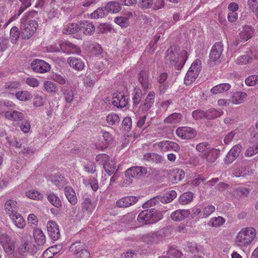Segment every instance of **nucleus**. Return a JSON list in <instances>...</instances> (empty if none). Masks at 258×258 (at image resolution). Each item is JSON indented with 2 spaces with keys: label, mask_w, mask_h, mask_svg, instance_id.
I'll return each instance as SVG.
<instances>
[{
  "label": "nucleus",
  "mask_w": 258,
  "mask_h": 258,
  "mask_svg": "<svg viewBox=\"0 0 258 258\" xmlns=\"http://www.w3.org/2000/svg\"><path fill=\"white\" fill-rule=\"evenodd\" d=\"M37 14V11H31L25 13L22 17L21 20V32L22 39H29L36 31L38 26L37 22L35 20L28 21V19L33 18Z\"/></svg>",
  "instance_id": "nucleus-1"
},
{
  "label": "nucleus",
  "mask_w": 258,
  "mask_h": 258,
  "mask_svg": "<svg viewBox=\"0 0 258 258\" xmlns=\"http://www.w3.org/2000/svg\"><path fill=\"white\" fill-rule=\"evenodd\" d=\"M256 234V229L252 227L241 229L236 236L235 245L241 248H246L254 240Z\"/></svg>",
  "instance_id": "nucleus-2"
},
{
  "label": "nucleus",
  "mask_w": 258,
  "mask_h": 258,
  "mask_svg": "<svg viewBox=\"0 0 258 258\" xmlns=\"http://www.w3.org/2000/svg\"><path fill=\"white\" fill-rule=\"evenodd\" d=\"M177 50L175 46L169 47L166 53V59L174 63L177 70H180L187 59V51L182 50L178 54Z\"/></svg>",
  "instance_id": "nucleus-3"
},
{
  "label": "nucleus",
  "mask_w": 258,
  "mask_h": 258,
  "mask_svg": "<svg viewBox=\"0 0 258 258\" xmlns=\"http://www.w3.org/2000/svg\"><path fill=\"white\" fill-rule=\"evenodd\" d=\"M163 218L162 213L155 209H148L141 212L137 220L142 225L154 223Z\"/></svg>",
  "instance_id": "nucleus-4"
},
{
  "label": "nucleus",
  "mask_w": 258,
  "mask_h": 258,
  "mask_svg": "<svg viewBox=\"0 0 258 258\" xmlns=\"http://www.w3.org/2000/svg\"><path fill=\"white\" fill-rule=\"evenodd\" d=\"M0 243L5 252L8 254H13L16 248V240L7 233L0 235Z\"/></svg>",
  "instance_id": "nucleus-5"
},
{
  "label": "nucleus",
  "mask_w": 258,
  "mask_h": 258,
  "mask_svg": "<svg viewBox=\"0 0 258 258\" xmlns=\"http://www.w3.org/2000/svg\"><path fill=\"white\" fill-rule=\"evenodd\" d=\"M147 173V168L144 167L136 166L128 169L126 170L125 173L126 177L128 178V179H125V182L124 181H123L122 183L123 185L126 186L132 183V181L130 179L131 177H140L141 176L145 175Z\"/></svg>",
  "instance_id": "nucleus-6"
},
{
  "label": "nucleus",
  "mask_w": 258,
  "mask_h": 258,
  "mask_svg": "<svg viewBox=\"0 0 258 258\" xmlns=\"http://www.w3.org/2000/svg\"><path fill=\"white\" fill-rule=\"evenodd\" d=\"M30 237L31 235L29 233L25 231L22 233V236L20 239L22 240V244L18 249V252L21 255L25 252H32L34 245L31 241L28 240V238Z\"/></svg>",
  "instance_id": "nucleus-7"
},
{
  "label": "nucleus",
  "mask_w": 258,
  "mask_h": 258,
  "mask_svg": "<svg viewBox=\"0 0 258 258\" xmlns=\"http://www.w3.org/2000/svg\"><path fill=\"white\" fill-rule=\"evenodd\" d=\"M224 49L222 42H217L212 46L210 53V61L213 62H219Z\"/></svg>",
  "instance_id": "nucleus-8"
},
{
  "label": "nucleus",
  "mask_w": 258,
  "mask_h": 258,
  "mask_svg": "<svg viewBox=\"0 0 258 258\" xmlns=\"http://www.w3.org/2000/svg\"><path fill=\"white\" fill-rule=\"evenodd\" d=\"M176 134L182 140H191L197 136V131L190 127L181 126L176 130Z\"/></svg>",
  "instance_id": "nucleus-9"
},
{
  "label": "nucleus",
  "mask_w": 258,
  "mask_h": 258,
  "mask_svg": "<svg viewBox=\"0 0 258 258\" xmlns=\"http://www.w3.org/2000/svg\"><path fill=\"white\" fill-rule=\"evenodd\" d=\"M32 70L36 73L43 74L49 72L50 70V65L45 61L36 59L31 64Z\"/></svg>",
  "instance_id": "nucleus-10"
},
{
  "label": "nucleus",
  "mask_w": 258,
  "mask_h": 258,
  "mask_svg": "<svg viewBox=\"0 0 258 258\" xmlns=\"http://www.w3.org/2000/svg\"><path fill=\"white\" fill-rule=\"evenodd\" d=\"M242 147L240 145L234 146L228 152L224 159L225 163L230 164L239 156L241 151Z\"/></svg>",
  "instance_id": "nucleus-11"
},
{
  "label": "nucleus",
  "mask_w": 258,
  "mask_h": 258,
  "mask_svg": "<svg viewBox=\"0 0 258 258\" xmlns=\"http://www.w3.org/2000/svg\"><path fill=\"white\" fill-rule=\"evenodd\" d=\"M47 229L49 236L52 240H56L60 237L58 226L55 222L49 221L47 223Z\"/></svg>",
  "instance_id": "nucleus-12"
},
{
  "label": "nucleus",
  "mask_w": 258,
  "mask_h": 258,
  "mask_svg": "<svg viewBox=\"0 0 258 258\" xmlns=\"http://www.w3.org/2000/svg\"><path fill=\"white\" fill-rule=\"evenodd\" d=\"M59 48L61 51L66 53H79L80 52L79 48L68 41H62L59 43Z\"/></svg>",
  "instance_id": "nucleus-13"
},
{
  "label": "nucleus",
  "mask_w": 258,
  "mask_h": 258,
  "mask_svg": "<svg viewBox=\"0 0 258 258\" xmlns=\"http://www.w3.org/2000/svg\"><path fill=\"white\" fill-rule=\"evenodd\" d=\"M139 201V198L136 196H126L119 199L116 205L119 208H127L135 205Z\"/></svg>",
  "instance_id": "nucleus-14"
},
{
  "label": "nucleus",
  "mask_w": 258,
  "mask_h": 258,
  "mask_svg": "<svg viewBox=\"0 0 258 258\" xmlns=\"http://www.w3.org/2000/svg\"><path fill=\"white\" fill-rule=\"evenodd\" d=\"M219 154V151L218 150L211 147L201 155V158L206 160L208 163H212L217 160Z\"/></svg>",
  "instance_id": "nucleus-15"
},
{
  "label": "nucleus",
  "mask_w": 258,
  "mask_h": 258,
  "mask_svg": "<svg viewBox=\"0 0 258 258\" xmlns=\"http://www.w3.org/2000/svg\"><path fill=\"white\" fill-rule=\"evenodd\" d=\"M190 214L189 210L179 209L172 212L170 215V218L174 221L179 222L187 218Z\"/></svg>",
  "instance_id": "nucleus-16"
},
{
  "label": "nucleus",
  "mask_w": 258,
  "mask_h": 258,
  "mask_svg": "<svg viewBox=\"0 0 258 258\" xmlns=\"http://www.w3.org/2000/svg\"><path fill=\"white\" fill-rule=\"evenodd\" d=\"M5 117L6 119L11 121H20L23 120L25 116L22 112L10 109L5 112Z\"/></svg>",
  "instance_id": "nucleus-17"
},
{
  "label": "nucleus",
  "mask_w": 258,
  "mask_h": 258,
  "mask_svg": "<svg viewBox=\"0 0 258 258\" xmlns=\"http://www.w3.org/2000/svg\"><path fill=\"white\" fill-rule=\"evenodd\" d=\"M155 93L153 92H150L144 103L141 104L139 108V112H145L151 108L154 103Z\"/></svg>",
  "instance_id": "nucleus-18"
},
{
  "label": "nucleus",
  "mask_w": 258,
  "mask_h": 258,
  "mask_svg": "<svg viewBox=\"0 0 258 258\" xmlns=\"http://www.w3.org/2000/svg\"><path fill=\"white\" fill-rule=\"evenodd\" d=\"M6 212L10 217L17 214L19 209V204L14 200L7 201L5 205Z\"/></svg>",
  "instance_id": "nucleus-19"
},
{
  "label": "nucleus",
  "mask_w": 258,
  "mask_h": 258,
  "mask_svg": "<svg viewBox=\"0 0 258 258\" xmlns=\"http://www.w3.org/2000/svg\"><path fill=\"white\" fill-rule=\"evenodd\" d=\"M128 103V99L122 92H118L115 94L114 93V106L117 108H123L125 107Z\"/></svg>",
  "instance_id": "nucleus-20"
},
{
  "label": "nucleus",
  "mask_w": 258,
  "mask_h": 258,
  "mask_svg": "<svg viewBox=\"0 0 258 258\" xmlns=\"http://www.w3.org/2000/svg\"><path fill=\"white\" fill-rule=\"evenodd\" d=\"M79 25L80 31H82L85 34H91L95 31V27L92 23L88 21H80Z\"/></svg>",
  "instance_id": "nucleus-21"
},
{
  "label": "nucleus",
  "mask_w": 258,
  "mask_h": 258,
  "mask_svg": "<svg viewBox=\"0 0 258 258\" xmlns=\"http://www.w3.org/2000/svg\"><path fill=\"white\" fill-rule=\"evenodd\" d=\"M67 62L70 67L76 70L82 71L84 68V63L81 58L70 57L68 58Z\"/></svg>",
  "instance_id": "nucleus-22"
},
{
  "label": "nucleus",
  "mask_w": 258,
  "mask_h": 258,
  "mask_svg": "<svg viewBox=\"0 0 258 258\" xmlns=\"http://www.w3.org/2000/svg\"><path fill=\"white\" fill-rule=\"evenodd\" d=\"M33 236L36 242L40 245H42L45 243V236L40 228H34L33 230Z\"/></svg>",
  "instance_id": "nucleus-23"
},
{
  "label": "nucleus",
  "mask_w": 258,
  "mask_h": 258,
  "mask_svg": "<svg viewBox=\"0 0 258 258\" xmlns=\"http://www.w3.org/2000/svg\"><path fill=\"white\" fill-rule=\"evenodd\" d=\"M231 88V85L229 83H222L213 87L211 92L213 94L223 93L228 91Z\"/></svg>",
  "instance_id": "nucleus-24"
},
{
  "label": "nucleus",
  "mask_w": 258,
  "mask_h": 258,
  "mask_svg": "<svg viewBox=\"0 0 258 258\" xmlns=\"http://www.w3.org/2000/svg\"><path fill=\"white\" fill-rule=\"evenodd\" d=\"M247 97V94L242 92H236L233 93L230 101L233 104L242 103Z\"/></svg>",
  "instance_id": "nucleus-25"
},
{
  "label": "nucleus",
  "mask_w": 258,
  "mask_h": 258,
  "mask_svg": "<svg viewBox=\"0 0 258 258\" xmlns=\"http://www.w3.org/2000/svg\"><path fill=\"white\" fill-rule=\"evenodd\" d=\"M249 172L248 168L246 166L240 165H234L232 174L236 177L244 176Z\"/></svg>",
  "instance_id": "nucleus-26"
},
{
  "label": "nucleus",
  "mask_w": 258,
  "mask_h": 258,
  "mask_svg": "<svg viewBox=\"0 0 258 258\" xmlns=\"http://www.w3.org/2000/svg\"><path fill=\"white\" fill-rule=\"evenodd\" d=\"M62 248L61 245H54L47 248L43 253V258H52L55 254H57Z\"/></svg>",
  "instance_id": "nucleus-27"
},
{
  "label": "nucleus",
  "mask_w": 258,
  "mask_h": 258,
  "mask_svg": "<svg viewBox=\"0 0 258 258\" xmlns=\"http://www.w3.org/2000/svg\"><path fill=\"white\" fill-rule=\"evenodd\" d=\"M182 119V115L179 113H173L169 115L164 119V122L172 124L179 123Z\"/></svg>",
  "instance_id": "nucleus-28"
},
{
  "label": "nucleus",
  "mask_w": 258,
  "mask_h": 258,
  "mask_svg": "<svg viewBox=\"0 0 258 258\" xmlns=\"http://www.w3.org/2000/svg\"><path fill=\"white\" fill-rule=\"evenodd\" d=\"M13 222L15 225L20 228L23 229L26 225L25 220H24L22 216L19 213L10 217Z\"/></svg>",
  "instance_id": "nucleus-29"
},
{
  "label": "nucleus",
  "mask_w": 258,
  "mask_h": 258,
  "mask_svg": "<svg viewBox=\"0 0 258 258\" xmlns=\"http://www.w3.org/2000/svg\"><path fill=\"white\" fill-rule=\"evenodd\" d=\"M65 195L69 202L72 205H75L77 203V198L75 191L70 187H66L64 189Z\"/></svg>",
  "instance_id": "nucleus-30"
},
{
  "label": "nucleus",
  "mask_w": 258,
  "mask_h": 258,
  "mask_svg": "<svg viewBox=\"0 0 258 258\" xmlns=\"http://www.w3.org/2000/svg\"><path fill=\"white\" fill-rule=\"evenodd\" d=\"M225 222V219L221 217H213L208 223V225L214 228H218L222 226Z\"/></svg>",
  "instance_id": "nucleus-31"
},
{
  "label": "nucleus",
  "mask_w": 258,
  "mask_h": 258,
  "mask_svg": "<svg viewBox=\"0 0 258 258\" xmlns=\"http://www.w3.org/2000/svg\"><path fill=\"white\" fill-rule=\"evenodd\" d=\"M80 31L79 23H71L67 25L63 29V33L65 34H71Z\"/></svg>",
  "instance_id": "nucleus-32"
},
{
  "label": "nucleus",
  "mask_w": 258,
  "mask_h": 258,
  "mask_svg": "<svg viewBox=\"0 0 258 258\" xmlns=\"http://www.w3.org/2000/svg\"><path fill=\"white\" fill-rule=\"evenodd\" d=\"M205 114L206 118L208 119H213L223 115V111L221 110L210 108L205 111Z\"/></svg>",
  "instance_id": "nucleus-33"
},
{
  "label": "nucleus",
  "mask_w": 258,
  "mask_h": 258,
  "mask_svg": "<svg viewBox=\"0 0 258 258\" xmlns=\"http://www.w3.org/2000/svg\"><path fill=\"white\" fill-rule=\"evenodd\" d=\"M144 160L155 163H159L162 161V157L156 154L148 153L144 155Z\"/></svg>",
  "instance_id": "nucleus-34"
},
{
  "label": "nucleus",
  "mask_w": 258,
  "mask_h": 258,
  "mask_svg": "<svg viewBox=\"0 0 258 258\" xmlns=\"http://www.w3.org/2000/svg\"><path fill=\"white\" fill-rule=\"evenodd\" d=\"M84 249V244L80 241L73 243L70 247V252L75 256Z\"/></svg>",
  "instance_id": "nucleus-35"
},
{
  "label": "nucleus",
  "mask_w": 258,
  "mask_h": 258,
  "mask_svg": "<svg viewBox=\"0 0 258 258\" xmlns=\"http://www.w3.org/2000/svg\"><path fill=\"white\" fill-rule=\"evenodd\" d=\"M44 90L49 93L56 94L58 91L57 85L49 81H45L43 83Z\"/></svg>",
  "instance_id": "nucleus-36"
},
{
  "label": "nucleus",
  "mask_w": 258,
  "mask_h": 258,
  "mask_svg": "<svg viewBox=\"0 0 258 258\" xmlns=\"http://www.w3.org/2000/svg\"><path fill=\"white\" fill-rule=\"evenodd\" d=\"M21 33L19 28L16 26L13 27L10 32V39L13 44H16L18 42Z\"/></svg>",
  "instance_id": "nucleus-37"
},
{
  "label": "nucleus",
  "mask_w": 258,
  "mask_h": 258,
  "mask_svg": "<svg viewBox=\"0 0 258 258\" xmlns=\"http://www.w3.org/2000/svg\"><path fill=\"white\" fill-rule=\"evenodd\" d=\"M133 108L140 103L142 96V92L139 88H135L133 92Z\"/></svg>",
  "instance_id": "nucleus-38"
},
{
  "label": "nucleus",
  "mask_w": 258,
  "mask_h": 258,
  "mask_svg": "<svg viewBox=\"0 0 258 258\" xmlns=\"http://www.w3.org/2000/svg\"><path fill=\"white\" fill-rule=\"evenodd\" d=\"M51 180L52 183L58 188L62 187L66 184L65 178L59 174H55Z\"/></svg>",
  "instance_id": "nucleus-39"
},
{
  "label": "nucleus",
  "mask_w": 258,
  "mask_h": 258,
  "mask_svg": "<svg viewBox=\"0 0 258 258\" xmlns=\"http://www.w3.org/2000/svg\"><path fill=\"white\" fill-rule=\"evenodd\" d=\"M96 207V204L91 202L89 198H86L82 203V211L85 212L88 211L92 213Z\"/></svg>",
  "instance_id": "nucleus-40"
},
{
  "label": "nucleus",
  "mask_w": 258,
  "mask_h": 258,
  "mask_svg": "<svg viewBox=\"0 0 258 258\" xmlns=\"http://www.w3.org/2000/svg\"><path fill=\"white\" fill-rule=\"evenodd\" d=\"M174 182L181 180L185 175L184 171L181 169L176 168L174 169L170 174Z\"/></svg>",
  "instance_id": "nucleus-41"
},
{
  "label": "nucleus",
  "mask_w": 258,
  "mask_h": 258,
  "mask_svg": "<svg viewBox=\"0 0 258 258\" xmlns=\"http://www.w3.org/2000/svg\"><path fill=\"white\" fill-rule=\"evenodd\" d=\"M47 199L48 201L54 207L60 208L62 206L61 202L59 198L53 193H50L47 195Z\"/></svg>",
  "instance_id": "nucleus-42"
},
{
  "label": "nucleus",
  "mask_w": 258,
  "mask_h": 258,
  "mask_svg": "<svg viewBox=\"0 0 258 258\" xmlns=\"http://www.w3.org/2000/svg\"><path fill=\"white\" fill-rule=\"evenodd\" d=\"M15 96L17 99L22 101H27L32 98L31 94L27 91L17 92Z\"/></svg>",
  "instance_id": "nucleus-43"
},
{
  "label": "nucleus",
  "mask_w": 258,
  "mask_h": 258,
  "mask_svg": "<svg viewBox=\"0 0 258 258\" xmlns=\"http://www.w3.org/2000/svg\"><path fill=\"white\" fill-rule=\"evenodd\" d=\"M176 196L177 194L175 190H171L163 196H161V203L163 204L170 203L176 197Z\"/></svg>",
  "instance_id": "nucleus-44"
},
{
  "label": "nucleus",
  "mask_w": 258,
  "mask_h": 258,
  "mask_svg": "<svg viewBox=\"0 0 258 258\" xmlns=\"http://www.w3.org/2000/svg\"><path fill=\"white\" fill-rule=\"evenodd\" d=\"M139 81L142 85L143 89H147L148 88V74L146 72L142 71L139 74Z\"/></svg>",
  "instance_id": "nucleus-45"
},
{
  "label": "nucleus",
  "mask_w": 258,
  "mask_h": 258,
  "mask_svg": "<svg viewBox=\"0 0 258 258\" xmlns=\"http://www.w3.org/2000/svg\"><path fill=\"white\" fill-rule=\"evenodd\" d=\"M161 203V196L155 197L147 201L143 204L142 207L144 209L149 208L154 206L158 205Z\"/></svg>",
  "instance_id": "nucleus-46"
},
{
  "label": "nucleus",
  "mask_w": 258,
  "mask_h": 258,
  "mask_svg": "<svg viewBox=\"0 0 258 258\" xmlns=\"http://www.w3.org/2000/svg\"><path fill=\"white\" fill-rule=\"evenodd\" d=\"M252 34L251 28L247 26L239 33V36L241 39L246 41L252 37Z\"/></svg>",
  "instance_id": "nucleus-47"
},
{
  "label": "nucleus",
  "mask_w": 258,
  "mask_h": 258,
  "mask_svg": "<svg viewBox=\"0 0 258 258\" xmlns=\"http://www.w3.org/2000/svg\"><path fill=\"white\" fill-rule=\"evenodd\" d=\"M215 210V207L212 205H209L205 206L202 211V213L200 214V217L201 218H206L208 217Z\"/></svg>",
  "instance_id": "nucleus-48"
},
{
  "label": "nucleus",
  "mask_w": 258,
  "mask_h": 258,
  "mask_svg": "<svg viewBox=\"0 0 258 258\" xmlns=\"http://www.w3.org/2000/svg\"><path fill=\"white\" fill-rule=\"evenodd\" d=\"M193 198L192 193L191 192H185L181 195L179 198V203L182 205H186L190 203Z\"/></svg>",
  "instance_id": "nucleus-49"
},
{
  "label": "nucleus",
  "mask_w": 258,
  "mask_h": 258,
  "mask_svg": "<svg viewBox=\"0 0 258 258\" xmlns=\"http://www.w3.org/2000/svg\"><path fill=\"white\" fill-rule=\"evenodd\" d=\"M158 239V235L156 233H150L143 236V240L150 244L157 243Z\"/></svg>",
  "instance_id": "nucleus-50"
},
{
  "label": "nucleus",
  "mask_w": 258,
  "mask_h": 258,
  "mask_svg": "<svg viewBox=\"0 0 258 258\" xmlns=\"http://www.w3.org/2000/svg\"><path fill=\"white\" fill-rule=\"evenodd\" d=\"M198 76L199 75L196 74L194 72L188 70L184 78V83L186 85L190 84L195 81Z\"/></svg>",
  "instance_id": "nucleus-51"
},
{
  "label": "nucleus",
  "mask_w": 258,
  "mask_h": 258,
  "mask_svg": "<svg viewBox=\"0 0 258 258\" xmlns=\"http://www.w3.org/2000/svg\"><path fill=\"white\" fill-rule=\"evenodd\" d=\"M252 61V58L247 54L240 56L235 60L236 64L244 65L249 63Z\"/></svg>",
  "instance_id": "nucleus-52"
},
{
  "label": "nucleus",
  "mask_w": 258,
  "mask_h": 258,
  "mask_svg": "<svg viewBox=\"0 0 258 258\" xmlns=\"http://www.w3.org/2000/svg\"><path fill=\"white\" fill-rule=\"evenodd\" d=\"M234 193L237 197H246L249 195V190L246 187L241 186L236 188Z\"/></svg>",
  "instance_id": "nucleus-53"
},
{
  "label": "nucleus",
  "mask_w": 258,
  "mask_h": 258,
  "mask_svg": "<svg viewBox=\"0 0 258 258\" xmlns=\"http://www.w3.org/2000/svg\"><path fill=\"white\" fill-rule=\"evenodd\" d=\"M189 71H193L196 74L199 75L201 70V61L199 59L195 60L191 64Z\"/></svg>",
  "instance_id": "nucleus-54"
},
{
  "label": "nucleus",
  "mask_w": 258,
  "mask_h": 258,
  "mask_svg": "<svg viewBox=\"0 0 258 258\" xmlns=\"http://www.w3.org/2000/svg\"><path fill=\"white\" fill-rule=\"evenodd\" d=\"M167 253L175 258H181L183 256V253L180 250L173 246L169 247Z\"/></svg>",
  "instance_id": "nucleus-55"
},
{
  "label": "nucleus",
  "mask_w": 258,
  "mask_h": 258,
  "mask_svg": "<svg viewBox=\"0 0 258 258\" xmlns=\"http://www.w3.org/2000/svg\"><path fill=\"white\" fill-rule=\"evenodd\" d=\"M26 196L34 200H40L43 199V195L36 190L29 191L26 193Z\"/></svg>",
  "instance_id": "nucleus-56"
},
{
  "label": "nucleus",
  "mask_w": 258,
  "mask_h": 258,
  "mask_svg": "<svg viewBox=\"0 0 258 258\" xmlns=\"http://www.w3.org/2000/svg\"><path fill=\"white\" fill-rule=\"evenodd\" d=\"M258 153V142L256 143L253 146L249 147L245 152V156L246 157H251Z\"/></svg>",
  "instance_id": "nucleus-57"
},
{
  "label": "nucleus",
  "mask_w": 258,
  "mask_h": 258,
  "mask_svg": "<svg viewBox=\"0 0 258 258\" xmlns=\"http://www.w3.org/2000/svg\"><path fill=\"white\" fill-rule=\"evenodd\" d=\"M114 21L121 27H127L128 26L127 18L124 17H118L115 18Z\"/></svg>",
  "instance_id": "nucleus-58"
},
{
  "label": "nucleus",
  "mask_w": 258,
  "mask_h": 258,
  "mask_svg": "<svg viewBox=\"0 0 258 258\" xmlns=\"http://www.w3.org/2000/svg\"><path fill=\"white\" fill-rule=\"evenodd\" d=\"M103 168L105 172L108 176L113 174V164L112 161L108 160L107 162L103 163Z\"/></svg>",
  "instance_id": "nucleus-59"
},
{
  "label": "nucleus",
  "mask_w": 258,
  "mask_h": 258,
  "mask_svg": "<svg viewBox=\"0 0 258 258\" xmlns=\"http://www.w3.org/2000/svg\"><path fill=\"white\" fill-rule=\"evenodd\" d=\"M66 101L68 103H71L74 99V92L71 89H62Z\"/></svg>",
  "instance_id": "nucleus-60"
},
{
  "label": "nucleus",
  "mask_w": 258,
  "mask_h": 258,
  "mask_svg": "<svg viewBox=\"0 0 258 258\" xmlns=\"http://www.w3.org/2000/svg\"><path fill=\"white\" fill-rule=\"evenodd\" d=\"M105 13V12L103 11V8H99L90 14V17L92 19L103 18L106 16Z\"/></svg>",
  "instance_id": "nucleus-61"
},
{
  "label": "nucleus",
  "mask_w": 258,
  "mask_h": 258,
  "mask_svg": "<svg viewBox=\"0 0 258 258\" xmlns=\"http://www.w3.org/2000/svg\"><path fill=\"white\" fill-rule=\"evenodd\" d=\"M154 0H140L139 5L142 9H148L153 7Z\"/></svg>",
  "instance_id": "nucleus-62"
},
{
  "label": "nucleus",
  "mask_w": 258,
  "mask_h": 258,
  "mask_svg": "<svg viewBox=\"0 0 258 258\" xmlns=\"http://www.w3.org/2000/svg\"><path fill=\"white\" fill-rule=\"evenodd\" d=\"M132 119L131 117H125L122 122V128L123 130L128 132L132 128Z\"/></svg>",
  "instance_id": "nucleus-63"
},
{
  "label": "nucleus",
  "mask_w": 258,
  "mask_h": 258,
  "mask_svg": "<svg viewBox=\"0 0 258 258\" xmlns=\"http://www.w3.org/2000/svg\"><path fill=\"white\" fill-rule=\"evenodd\" d=\"M245 84L247 86H253L258 83V75H251L245 79Z\"/></svg>",
  "instance_id": "nucleus-64"
}]
</instances>
